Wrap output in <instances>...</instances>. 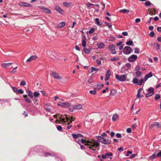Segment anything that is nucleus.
I'll return each instance as SVG.
<instances>
[{"mask_svg": "<svg viewBox=\"0 0 161 161\" xmlns=\"http://www.w3.org/2000/svg\"><path fill=\"white\" fill-rule=\"evenodd\" d=\"M12 64V63H3V64L2 66L3 67L5 68L7 67L10 66Z\"/></svg>", "mask_w": 161, "mask_h": 161, "instance_id": "21", "label": "nucleus"}, {"mask_svg": "<svg viewBox=\"0 0 161 161\" xmlns=\"http://www.w3.org/2000/svg\"><path fill=\"white\" fill-rule=\"evenodd\" d=\"M20 86H25L26 85V82L25 80H22L20 82Z\"/></svg>", "mask_w": 161, "mask_h": 161, "instance_id": "48", "label": "nucleus"}, {"mask_svg": "<svg viewBox=\"0 0 161 161\" xmlns=\"http://www.w3.org/2000/svg\"><path fill=\"white\" fill-rule=\"evenodd\" d=\"M111 75V72L109 70H108L106 74V76L105 77V80L107 81Z\"/></svg>", "mask_w": 161, "mask_h": 161, "instance_id": "13", "label": "nucleus"}, {"mask_svg": "<svg viewBox=\"0 0 161 161\" xmlns=\"http://www.w3.org/2000/svg\"><path fill=\"white\" fill-rule=\"evenodd\" d=\"M116 47V46L114 44H112L109 45L108 48L111 51L112 53L115 54L116 53V51L115 49Z\"/></svg>", "mask_w": 161, "mask_h": 161, "instance_id": "4", "label": "nucleus"}, {"mask_svg": "<svg viewBox=\"0 0 161 161\" xmlns=\"http://www.w3.org/2000/svg\"><path fill=\"white\" fill-rule=\"evenodd\" d=\"M63 5L64 6L66 7H68L70 6V3H68L66 2H64L63 3Z\"/></svg>", "mask_w": 161, "mask_h": 161, "instance_id": "33", "label": "nucleus"}, {"mask_svg": "<svg viewBox=\"0 0 161 161\" xmlns=\"http://www.w3.org/2000/svg\"><path fill=\"white\" fill-rule=\"evenodd\" d=\"M134 53L136 54H138L140 51V49L137 47H136L134 49Z\"/></svg>", "mask_w": 161, "mask_h": 161, "instance_id": "32", "label": "nucleus"}, {"mask_svg": "<svg viewBox=\"0 0 161 161\" xmlns=\"http://www.w3.org/2000/svg\"><path fill=\"white\" fill-rule=\"evenodd\" d=\"M95 21L96 22V24L97 25L99 26H101L102 24H100L99 22V19L98 18H96L95 19Z\"/></svg>", "mask_w": 161, "mask_h": 161, "instance_id": "28", "label": "nucleus"}, {"mask_svg": "<svg viewBox=\"0 0 161 161\" xmlns=\"http://www.w3.org/2000/svg\"><path fill=\"white\" fill-rule=\"evenodd\" d=\"M12 88L13 91L16 93L18 89L16 87H12Z\"/></svg>", "mask_w": 161, "mask_h": 161, "instance_id": "49", "label": "nucleus"}, {"mask_svg": "<svg viewBox=\"0 0 161 161\" xmlns=\"http://www.w3.org/2000/svg\"><path fill=\"white\" fill-rule=\"evenodd\" d=\"M154 35V33L153 31H151L149 34V35L151 37H153Z\"/></svg>", "mask_w": 161, "mask_h": 161, "instance_id": "54", "label": "nucleus"}, {"mask_svg": "<svg viewBox=\"0 0 161 161\" xmlns=\"http://www.w3.org/2000/svg\"><path fill=\"white\" fill-rule=\"evenodd\" d=\"M57 129L58 130L62 131V128L60 125H58L57 127Z\"/></svg>", "mask_w": 161, "mask_h": 161, "instance_id": "37", "label": "nucleus"}, {"mask_svg": "<svg viewBox=\"0 0 161 161\" xmlns=\"http://www.w3.org/2000/svg\"><path fill=\"white\" fill-rule=\"evenodd\" d=\"M101 86L99 84H97L94 86V89L97 90H99L101 88Z\"/></svg>", "mask_w": 161, "mask_h": 161, "instance_id": "25", "label": "nucleus"}, {"mask_svg": "<svg viewBox=\"0 0 161 161\" xmlns=\"http://www.w3.org/2000/svg\"><path fill=\"white\" fill-rule=\"evenodd\" d=\"M106 156H111L113 155V153H106Z\"/></svg>", "mask_w": 161, "mask_h": 161, "instance_id": "55", "label": "nucleus"}, {"mask_svg": "<svg viewBox=\"0 0 161 161\" xmlns=\"http://www.w3.org/2000/svg\"><path fill=\"white\" fill-rule=\"evenodd\" d=\"M94 31L95 29L94 28H92L89 30V32L90 34H92L94 32Z\"/></svg>", "mask_w": 161, "mask_h": 161, "instance_id": "46", "label": "nucleus"}, {"mask_svg": "<svg viewBox=\"0 0 161 161\" xmlns=\"http://www.w3.org/2000/svg\"><path fill=\"white\" fill-rule=\"evenodd\" d=\"M136 75L138 76H140L141 74V73L140 71H137L136 73Z\"/></svg>", "mask_w": 161, "mask_h": 161, "instance_id": "58", "label": "nucleus"}, {"mask_svg": "<svg viewBox=\"0 0 161 161\" xmlns=\"http://www.w3.org/2000/svg\"><path fill=\"white\" fill-rule=\"evenodd\" d=\"M89 92H90V93H91V94H93V95H95V94H96L97 92L94 89L93 90H90V91Z\"/></svg>", "mask_w": 161, "mask_h": 161, "instance_id": "39", "label": "nucleus"}, {"mask_svg": "<svg viewBox=\"0 0 161 161\" xmlns=\"http://www.w3.org/2000/svg\"><path fill=\"white\" fill-rule=\"evenodd\" d=\"M160 98V96L158 94H156L155 97L154 99L156 100H158Z\"/></svg>", "mask_w": 161, "mask_h": 161, "instance_id": "45", "label": "nucleus"}, {"mask_svg": "<svg viewBox=\"0 0 161 161\" xmlns=\"http://www.w3.org/2000/svg\"><path fill=\"white\" fill-rule=\"evenodd\" d=\"M19 5L21 6H25V2H20L19 3Z\"/></svg>", "mask_w": 161, "mask_h": 161, "instance_id": "50", "label": "nucleus"}, {"mask_svg": "<svg viewBox=\"0 0 161 161\" xmlns=\"http://www.w3.org/2000/svg\"><path fill=\"white\" fill-rule=\"evenodd\" d=\"M44 156L47 157L48 156L55 157L56 160L57 161H63L59 156L57 154L54 153H46L44 154Z\"/></svg>", "mask_w": 161, "mask_h": 161, "instance_id": "2", "label": "nucleus"}, {"mask_svg": "<svg viewBox=\"0 0 161 161\" xmlns=\"http://www.w3.org/2000/svg\"><path fill=\"white\" fill-rule=\"evenodd\" d=\"M132 153V152L130 151H128L126 154L127 156H128L129 154H131Z\"/></svg>", "mask_w": 161, "mask_h": 161, "instance_id": "56", "label": "nucleus"}, {"mask_svg": "<svg viewBox=\"0 0 161 161\" xmlns=\"http://www.w3.org/2000/svg\"><path fill=\"white\" fill-rule=\"evenodd\" d=\"M116 136L118 138H121V135L120 134L117 133L116 134Z\"/></svg>", "mask_w": 161, "mask_h": 161, "instance_id": "60", "label": "nucleus"}, {"mask_svg": "<svg viewBox=\"0 0 161 161\" xmlns=\"http://www.w3.org/2000/svg\"><path fill=\"white\" fill-rule=\"evenodd\" d=\"M32 6V5L29 3L25 2V7H31Z\"/></svg>", "mask_w": 161, "mask_h": 161, "instance_id": "44", "label": "nucleus"}, {"mask_svg": "<svg viewBox=\"0 0 161 161\" xmlns=\"http://www.w3.org/2000/svg\"><path fill=\"white\" fill-rule=\"evenodd\" d=\"M97 46L99 48L103 49L105 47V45L104 43H101L98 44Z\"/></svg>", "mask_w": 161, "mask_h": 161, "instance_id": "24", "label": "nucleus"}, {"mask_svg": "<svg viewBox=\"0 0 161 161\" xmlns=\"http://www.w3.org/2000/svg\"><path fill=\"white\" fill-rule=\"evenodd\" d=\"M152 76H153V75L152 73V72H150L149 74L146 75L145 76V78H144L145 80L146 81L148 78H150V77H152Z\"/></svg>", "mask_w": 161, "mask_h": 161, "instance_id": "16", "label": "nucleus"}, {"mask_svg": "<svg viewBox=\"0 0 161 161\" xmlns=\"http://www.w3.org/2000/svg\"><path fill=\"white\" fill-rule=\"evenodd\" d=\"M148 91L149 92L146 95V97L147 98L151 96L154 94V89L153 88H150L148 89Z\"/></svg>", "mask_w": 161, "mask_h": 161, "instance_id": "10", "label": "nucleus"}, {"mask_svg": "<svg viewBox=\"0 0 161 161\" xmlns=\"http://www.w3.org/2000/svg\"><path fill=\"white\" fill-rule=\"evenodd\" d=\"M97 140L101 143L105 144L108 145L111 143V141L108 139H105L101 136L97 137Z\"/></svg>", "mask_w": 161, "mask_h": 161, "instance_id": "3", "label": "nucleus"}, {"mask_svg": "<svg viewBox=\"0 0 161 161\" xmlns=\"http://www.w3.org/2000/svg\"><path fill=\"white\" fill-rule=\"evenodd\" d=\"M141 19L139 18H137L135 20V22L136 23H139Z\"/></svg>", "mask_w": 161, "mask_h": 161, "instance_id": "63", "label": "nucleus"}, {"mask_svg": "<svg viewBox=\"0 0 161 161\" xmlns=\"http://www.w3.org/2000/svg\"><path fill=\"white\" fill-rule=\"evenodd\" d=\"M117 93V91L113 89L111 91L110 95L112 96L114 95Z\"/></svg>", "mask_w": 161, "mask_h": 161, "instance_id": "26", "label": "nucleus"}, {"mask_svg": "<svg viewBox=\"0 0 161 161\" xmlns=\"http://www.w3.org/2000/svg\"><path fill=\"white\" fill-rule=\"evenodd\" d=\"M120 12L124 13H125L130 12V10L126 9H124L120 10Z\"/></svg>", "mask_w": 161, "mask_h": 161, "instance_id": "36", "label": "nucleus"}, {"mask_svg": "<svg viewBox=\"0 0 161 161\" xmlns=\"http://www.w3.org/2000/svg\"><path fill=\"white\" fill-rule=\"evenodd\" d=\"M157 154H156V151L155 153L153 154L150 157V159L151 160H152L154 158H155L157 157Z\"/></svg>", "mask_w": 161, "mask_h": 161, "instance_id": "22", "label": "nucleus"}, {"mask_svg": "<svg viewBox=\"0 0 161 161\" xmlns=\"http://www.w3.org/2000/svg\"><path fill=\"white\" fill-rule=\"evenodd\" d=\"M50 72L51 75L54 79L58 80L61 79H62V77L59 75L58 73L54 72L52 70H51Z\"/></svg>", "mask_w": 161, "mask_h": 161, "instance_id": "5", "label": "nucleus"}, {"mask_svg": "<svg viewBox=\"0 0 161 161\" xmlns=\"http://www.w3.org/2000/svg\"><path fill=\"white\" fill-rule=\"evenodd\" d=\"M155 126H157L158 128H161V124H160L158 122H154L153 124L150 125V127L152 128Z\"/></svg>", "mask_w": 161, "mask_h": 161, "instance_id": "12", "label": "nucleus"}, {"mask_svg": "<svg viewBox=\"0 0 161 161\" xmlns=\"http://www.w3.org/2000/svg\"><path fill=\"white\" fill-rule=\"evenodd\" d=\"M27 94L28 96L31 99L33 98V95L31 91L28 90L27 91Z\"/></svg>", "mask_w": 161, "mask_h": 161, "instance_id": "20", "label": "nucleus"}, {"mask_svg": "<svg viewBox=\"0 0 161 161\" xmlns=\"http://www.w3.org/2000/svg\"><path fill=\"white\" fill-rule=\"evenodd\" d=\"M82 106L80 104H78L76 105H73L72 106L73 108L75 109L79 110L82 108Z\"/></svg>", "mask_w": 161, "mask_h": 161, "instance_id": "18", "label": "nucleus"}, {"mask_svg": "<svg viewBox=\"0 0 161 161\" xmlns=\"http://www.w3.org/2000/svg\"><path fill=\"white\" fill-rule=\"evenodd\" d=\"M126 44L128 45H131L133 44V42L132 41L129 40L126 42Z\"/></svg>", "mask_w": 161, "mask_h": 161, "instance_id": "34", "label": "nucleus"}, {"mask_svg": "<svg viewBox=\"0 0 161 161\" xmlns=\"http://www.w3.org/2000/svg\"><path fill=\"white\" fill-rule=\"evenodd\" d=\"M119 119V116L117 114H114L112 117V120L113 121H116Z\"/></svg>", "mask_w": 161, "mask_h": 161, "instance_id": "19", "label": "nucleus"}, {"mask_svg": "<svg viewBox=\"0 0 161 161\" xmlns=\"http://www.w3.org/2000/svg\"><path fill=\"white\" fill-rule=\"evenodd\" d=\"M30 57L31 60H35L37 58V57L35 55L32 56Z\"/></svg>", "mask_w": 161, "mask_h": 161, "instance_id": "43", "label": "nucleus"}, {"mask_svg": "<svg viewBox=\"0 0 161 161\" xmlns=\"http://www.w3.org/2000/svg\"><path fill=\"white\" fill-rule=\"evenodd\" d=\"M135 69L136 70H139L140 69V67L139 65H137L136 68Z\"/></svg>", "mask_w": 161, "mask_h": 161, "instance_id": "64", "label": "nucleus"}, {"mask_svg": "<svg viewBox=\"0 0 161 161\" xmlns=\"http://www.w3.org/2000/svg\"><path fill=\"white\" fill-rule=\"evenodd\" d=\"M131 51L132 49L130 47L125 46L123 49V52L125 54H129L131 53Z\"/></svg>", "mask_w": 161, "mask_h": 161, "instance_id": "6", "label": "nucleus"}, {"mask_svg": "<svg viewBox=\"0 0 161 161\" xmlns=\"http://www.w3.org/2000/svg\"><path fill=\"white\" fill-rule=\"evenodd\" d=\"M155 12L156 10L154 9H152L149 14L151 15H154L155 14Z\"/></svg>", "mask_w": 161, "mask_h": 161, "instance_id": "30", "label": "nucleus"}, {"mask_svg": "<svg viewBox=\"0 0 161 161\" xmlns=\"http://www.w3.org/2000/svg\"><path fill=\"white\" fill-rule=\"evenodd\" d=\"M56 119L57 122L59 124H60L61 122L66 123V122L68 121V120L67 119H64L62 117H57Z\"/></svg>", "mask_w": 161, "mask_h": 161, "instance_id": "7", "label": "nucleus"}, {"mask_svg": "<svg viewBox=\"0 0 161 161\" xmlns=\"http://www.w3.org/2000/svg\"><path fill=\"white\" fill-rule=\"evenodd\" d=\"M45 110L46 111H47V112H50L51 111V109L50 108H45Z\"/></svg>", "mask_w": 161, "mask_h": 161, "instance_id": "62", "label": "nucleus"}, {"mask_svg": "<svg viewBox=\"0 0 161 161\" xmlns=\"http://www.w3.org/2000/svg\"><path fill=\"white\" fill-rule=\"evenodd\" d=\"M44 11L45 13H47L48 14H50L51 13V10L47 8H45Z\"/></svg>", "mask_w": 161, "mask_h": 161, "instance_id": "38", "label": "nucleus"}, {"mask_svg": "<svg viewBox=\"0 0 161 161\" xmlns=\"http://www.w3.org/2000/svg\"><path fill=\"white\" fill-rule=\"evenodd\" d=\"M122 34L124 36H127L128 35V33L127 32L124 31L122 33Z\"/></svg>", "mask_w": 161, "mask_h": 161, "instance_id": "61", "label": "nucleus"}, {"mask_svg": "<svg viewBox=\"0 0 161 161\" xmlns=\"http://www.w3.org/2000/svg\"><path fill=\"white\" fill-rule=\"evenodd\" d=\"M55 9L59 13L63 14L64 11L59 6H56L55 8Z\"/></svg>", "mask_w": 161, "mask_h": 161, "instance_id": "14", "label": "nucleus"}, {"mask_svg": "<svg viewBox=\"0 0 161 161\" xmlns=\"http://www.w3.org/2000/svg\"><path fill=\"white\" fill-rule=\"evenodd\" d=\"M40 95V93L37 92H35L34 93V96L35 97H37Z\"/></svg>", "mask_w": 161, "mask_h": 161, "instance_id": "47", "label": "nucleus"}, {"mask_svg": "<svg viewBox=\"0 0 161 161\" xmlns=\"http://www.w3.org/2000/svg\"><path fill=\"white\" fill-rule=\"evenodd\" d=\"M97 64L98 66H99L101 64V62L100 60H97Z\"/></svg>", "mask_w": 161, "mask_h": 161, "instance_id": "53", "label": "nucleus"}, {"mask_svg": "<svg viewBox=\"0 0 161 161\" xmlns=\"http://www.w3.org/2000/svg\"><path fill=\"white\" fill-rule=\"evenodd\" d=\"M58 105L61 107L65 108H68L70 104L69 103L66 102L61 103L59 102L58 103Z\"/></svg>", "mask_w": 161, "mask_h": 161, "instance_id": "11", "label": "nucleus"}, {"mask_svg": "<svg viewBox=\"0 0 161 161\" xmlns=\"http://www.w3.org/2000/svg\"><path fill=\"white\" fill-rule=\"evenodd\" d=\"M82 45L83 47H86V42L85 40H83L82 41Z\"/></svg>", "mask_w": 161, "mask_h": 161, "instance_id": "51", "label": "nucleus"}, {"mask_svg": "<svg viewBox=\"0 0 161 161\" xmlns=\"http://www.w3.org/2000/svg\"><path fill=\"white\" fill-rule=\"evenodd\" d=\"M119 59V58L118 57H115L111 59V60L112 61H114L116 60H118Z\"/></svg>", "mask_w": 161, "mask_h": 161, "instance_id": "42", "label": "nucleus"}, {"mask_svg": "<svg viewBox=\"0 0 161 161\" xmlns=\"http://www.w3.org/2000/svg\"><path fill=\"white\" fill-rule=\"evenodd\" d=\"M17 68V67H16L14 68L12 70L10 71V72L12 74H14L16 72V69Z\"/></svg>", "mask_w": 161, "mask_h": 161, "instance_id": "35", "label": "nucleus"}, {"mask_svg": "<svg viewBox=\"0 0 161 161\" xmlns=\"http://www.w3.org/2000/svg\"><path fill=\"white\" fill-rule=\"evenodd\" d=\"M84 50L85 53L86 54H89L90 53V50L86 48H84Z\"/></svg>", "mask_w": 161, "mask_h": 161, "instance_id": "31", "label": "nucleus"}, {"mask_svg": "<svg viewBox=\"0 0 161 161\" xmlns=\"http://www.w3.org/2000/svg\"><path fill=\"white\" fill-rule=\"evenodd\" d=\"M72 136H73L74 140L79 144L80 145V142L82 144H84L85 146H90L89 148L91 149L92 147L93 148H98L99 147V143L97 142V141H95L94 140H87L86 138L83 139V136L80 134H72Z\"/></svg>", "mask_w": 161, "mask_h": 161, "instance_id": "1", "label": "nucleus"}, {"mask_svg": "<svg viewBox=\"0 0 161 161\" xmlns=\"http://www.w3.org/2000/svg\"><path fill=\"white\" fill-rule=\"evenodd\" d=\"M142 90V88H140L139 89V90L137 91V94L136 95V97L137 98H139L140 97V94L141 93V92Z\"/></svg>", "mask_w": 161, "mask_h": 161, "instance_id": "23", "label": "nucleus"}, {"mask_svg": "<svg viewBox=\"0 0 161 161\" xmlns=\"http://www.w3.org/2000/svg\"><path fill=\"white\" fill-rule=\"evenodd\" d=\"M16 93L17 94H22L24 93V91L22 89L18 90Z\"/></svg>", "mask_w": 161, "mask_h": 161, "instance_id": "29", "label": "nucleus"}, {"mask_svg": "<svg viewBox=\"0 0 161 161\" xmlns=\"http://www.w3.org/2000/svg\"><path fill=\"white\" fill-rule=\"evenodd\" d=\"M23 97L25 98V101L29 103H31V99L28 97L27 95H23Z\"/></svg>", "mask_w": 161, "mask_h": 161, "instance_id": "15", "label": "nucleus"}, {"mask_svg": "<svg viewBox=\"0 0 161 161\" xmlns=\"http://www.w3.org/2000/svg\"><path fill=\"white\" fill-rule=\"evenodd\" d=\"M116 78L119 81H124L126 79V76L123 75L120 76L119 75L117 74L115 76Z\"/></svg>", "mask_w": 161, "mask_h": 161, "instance_id": "8", "label": "nucleus"}, {"mask_svg": "<svg viewBox=\"0 0 161 161\" xmlns=\"http://www.w3.org/2000/svg\"><path fill=\"white\" fill-rule=\"evenodd\" d=\"M145 4L146 6H147L150 5L151 3L150 1H147L145 3Z\"/></svg>", "mask_w": 161, "mask_h": 161, "instance_id": "52", "label": "nucleus"}, {"mask_svg": "<svg viewBox=\"0 0 161 161\" xmlns=\"http://www.w3.org/2000/svg\"><path fill=\"white\" fill-rule=\"evenodd\" d=\"M143 82V80L142 79H141L139 81H138L137 85H141Z\"/></svg>", "mask_w": 161, "mask_h": 161, "instance_id": "41", "label": "nucleus"}, {"mask_svg": "<svg viewBox=\"0 0 161 161\" xmlns=\"http://www.w3.org/2000/svg\"><path fill=\"white\" fill-rule=\"evenodd\" d=\"M137 58V55L133 54L128 58V60L130 62H132L136 61Z\"/></svg>", "mask_w": 161, "mask_h": 161, "instance_id": "9", "label": "nucleus"}, {"mask_svg": "<svg viewBox=\"0 0 161 161\" xmlns=\"http://www.w3.org/2000/svg\"><path fill=\"white\" fill-rule=\"evenodd\" d=\"M133 82L134 84H136L137 85L138 83V80L136 78H134L132 81Z\"/></svg>", "mask_w": 161, "mask_h": 161, "instance_id": "40", "label": "nucleus"}, {"mask_svg": "<svg viewBox=\"0 0 161 161\" xmlns=\"http://www.w3.org/2000/svg\"><path fill=\"white\" fill-rule=\"evenodd\" d=\"M156 154H157L158 157H161V151L157 150L156 151Z\"/></svg>", "mask_w": 161, "mask_h": 161, "instance_id": "27", "label": "nucleus"}, {"mask_svg": "<svg viewBox=\"0 0 161 161\" xmlns=\"http://www.w3.org/2000/svg\"><path fill=\"white\" fill-rule=\"evenodd\" d=\"M126 131L128 133H130L131 132V130L130 128H128L126 130Z\"/></svg>", "mask_w": 161, "mask_h": 161, "instance_id": "59", "label": "nucleus"}, {"mask_svg": "<svg viewBox=\"0 0 161 161\" xmlns=\"http://www.w3.org/2000/svg\"><path fill=\"white\" fill-rule=\"evenodd\" d=\"M65 25V22L63 21L59 23L57 26V27L58 28H61L64 27Z\"/></svg>", "mask_w": 161, "mask_h": 161, "instance_id": "17", "label": "nucleus"}, {"mask_svg": "<svg viewBox=\"0 0 161 161\" xmlns=\"http://www.w3.org/2000/svg\"><path fill=\"white\" fill-rule=\"evenodd\" d=\"M38 7L40 8L41 9L43 10V11H44L45 8L44 6H38Z\"/></svg>", "mask_w": 161, "mask_h": 161, "instance_id": "57", "label": "nucleus"}]
</instances>
